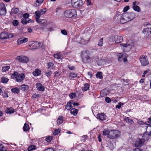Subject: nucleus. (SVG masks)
<instances>
[{
  "instance_id": "nucleus-61",
  "label": "nucleus",
  "mask_w": 151,
  "mask_h": 151,
  "mask_svg": "<svg viewBox=\"0 0 151 151\" xmlns=\"http://www.w3.org/2000/svg\"><path fill=\"white\" fill-rule=\"evenodd\" d=\"M52 74V72L49 71L46 73V75L48 77H49Z\"/></svg>"
},
{
  "instance_id": "nucleus-63",
  "label": "nucleus",
  "mask_w": 151,
  "mask_h": 151,
  "mask_svg": "<svg viewBox=\"0 0 151 151\" xmlns=\"http://www.w3.org/2000/svg\"><path fill=\"white\" fill-rule=\"evenodd\" d=\"M138 124L139 125H145V123L142 121H141L138 122Z\"/></svg>"
},
{
  "instance_id": "nucleus-22",
  "label": "nucleus",
  "mask_w": 151,
  "mask_h": 151,
  "mask_svg": "<svg viewBox=\"0 0 151 151\" xmlns=\"http://www.w3.org/2000/svg\"><path fill=\"white\" fill-rule=\"evenodd\" d=\"M33 20H29V19H26L24 18H22L21 19V22L22 24H27V23L32 22Z\"/></svg>"
},
{
  "instance_id": "nucleus-60",
  "label": "nucleus",
  "mask_w": 151,
  "mask_h": 151,
  "mask_svg": "<svg viewBox=\"0 0 151 151\" xmlns=\"http://www.w3.org/2000/svg\"><path fill=\"white\" fill-rule=\"evenodd\" d=\"M2 95L3 97L7 98L8 96V95L6 92H4L3 93Z\"/></svg>"
},
{
  "instance_id": "nucleus-10",
  "label": "nucleus",
  "mask_w": 151,
  "mask_h": 151,
  "mask_svg": "<svg viewBox=\"0 0 151 151\" xmlns=\"http://www.w3.org/2000/svg\"><path fill=\"white\" fill-rule=\"evenodd\" d=\"M143 32L144 33L145 37L146 38H151V28H145L143 30Z\"/></svg>"
},
{
  "instance_id": "nucleus-39",
  "label": "nucleus",
  "mask_w": 151,
  "mask_h": 151,
  "mask_svg": "<svg viewBox=\"0 0 151 151\" xmlns=\"http://www.w3.org/2000/svg\"><path fill=\"white\" fill-rule=\"evenodd\" d=\"M96 76L97 78L101 79L103 78L102 73L101 72H98L96 74Z\"/></svg>"
},
{
  "instance_id": "nucleus-47",
  "label": "nucleus",
  "mask_w": 151,
  "mask_h": 151,
  "mask_svg": "<svg viewBox=\"0 0 151 151\" xmlns=\"http://www.w3.org/2000/svg\"><path fill=\"white\" fill-rule=\"evenodd\" d=\"M55 58L59 59L61 58V55L59 54H55L54 55Z\"/></svg>"
},
{
  "instance_id": "nucleus-32",
  "label": "nucleus",
  "mask_w": 151,
  "mask_h": 151,
  "mask_svg": "<svg viewBox=\"0 0 151 151\" xmlns=\"http://www.w3.org/2000/svg\"><path fill=\"white\" fill-rule=\"evenodd\" d=\"M19 11V9L17 8H13L11 10L12 13L16 14Z\"/></svg>"
},
{
  "instance_id": "nucleus-3",
  "label": "nucleus",
  "mask_w": 151,
  "mask_h": 151,
  "mask_svg": "<svg viewBox=\"0 0 151 151\" xmlns=\"http://www.w3.org/2000/svg\"><path fill=\"white\" fill-rule=\"evenodd\" d=\"M11 77L12 79H16V81L18 82H20L23 81L24 78L25 76L23 73L19 74L17 72H15L12 74Z\"/></svg>"
},
{
  "instance_id": "nucleus-18",
  "label": "nucleus",
  "mask_w": 151,
  "mask_h": 151,
  "mask_svg": "<svg viewBox=\"0 0 151 151\" xmlns=\"http://www.w3.org/2000/svg\"><path fill=\"white\" fill-rule=\"evenodd\" d=\"M82 5V0H79L77 2L73 4L72 5L74 7L76 8H78L81 6Z\"/></svg>"
},
{
  "instance_id": "nucleus-20",
  "label": "nucleus",
  "mask_w": 151,
  "mask_h": 151,
  "mask_svg": "<svg viewBox=\"0 0 151 151\" xmlns=\"http://www.w3.org/2000/svg\"><path fill=\"white\" fill-rule=\"evenodd\" d=\"M84 86L82 87V91H86L89 90L90 85L88 83H86L84 84Z\"/></svg>"
},
{
  "instance_id": "nucleus-26",
  "label": "nucleus",
  "mask_w": 151,
  "mask_h": 151,
  "mask_svg": "<svg viewBox=\"0 0 151 151\" xmlns=\"http://www.w3.org/2000/svg\"><path fill=\"white\" fill-rule=\"evenodd\" d=\"M37 22L39 23L40 24L45 25L46 24L47 21L45 19H39L38 21H36Z\"/></svg>"
},
{
  "instance_id": "nucleus-42",
  "label": "nucleus",
  "mask_w": 151,
  "mask_h": 151,
  "mask_svg": "<svg viewBox=\"0 0 151 151\" xmlns=\"http://www.w3.org/2000/svg\"><path fill=\"white\" fill-rule=\"evenodd\" d=\"M9 79L5 77L1 78V81L3 83H6L8 81Z\"/></svg>"
},
{
  "instance_id": "nucleus-2",
  "label": "nucleus",
  "mask_w": 151,
  "mask_h": 151,
  "mask_svg": "<svg viewBox=\"0 0 151 151\" xmlns=\"http://www.w3.org/2000/svg\"><path fill=\"white\" fill-rule=\"evenodd\" d=\"M150 136L148 134H144L142 136V139L139 138L136 140L135 143V146L138 147L143 145L144 141L148 139Z\"/></svg>"
},
{
  "instance_id": "nucleus-28",
  "label": "nucleus",
  "mask_w": 151,
  "mask_h": 151,
  "mask_svg": "<svg viewBox=\"0 0 151 151\" xmlns=\"http://www.w3.org/2000/svg\"><path fill=\"white\" fill-rule=\"evenodd\" d=\"M5 111L7 114H11L14 112V110L12 107L7 108L6 109Z\"/></svg>"
},
{
  "instance_id": "nucleus-55",
  "label": "nucleus",
  "mask_w": 151,
  "mask_h": 151,
  "mask_svg": "<svg viewBox=\"0 0 151 151\" xmlns=\"http://www.w3.org/2000/svg\"><path fill=\"white\" fill-rule=\"evenodd\" d=\"M29 14L27 13H25L24 14L23 16V18L26 19H29L28 18L29 17Z\"/></svg>"
},
{
  "instance_id": "nucleus-5",
  "label": "nucleus",
  "mask_w": 151,
  "mask_h": 151,
  "mask_svg": "<svg viewBox=\"0 0 151 151\" xmlns=\"http://www.w3.org/2000/svg\"><path fill=\"white\" fill-rule=\"evenodd\" d=\"M64 14L65 17L68 18L76 17L77 16L76 11L74 9H70L65 11L64 12Z\"/></svg>"
},
{
  "instance_id": "nucleus-14",
  "label": "nucleus",
  "mask_w": 151,
  "mask_h": 151,
  "mask_svg": "<svg viewBox=\"0 0 151 151\" xmlns=\"http://www.w3.org/2000/svg\"><path fill=\"white\" fill-rule=\"evenodd\" d=\"M68 76L70 80H72L77 78V74L74 73L70 72L68 73Z\"/></svg>"
},
{
  "instance_id": "nucleus-21",
  "label": "nucleus",
  "mask_w": 151,
  "mask_h": 151,
  "mask_svg": "<svg viewBox=\"0 0 151 151\" xmlns=\"http://www.w3.org/2000/svg\"><path fill=\"white\" fill-rule=\"evenodd\" d=\"M110 130L108 129H105L103 131V135L107 136L109 138V135L110 134Z\"/></svg>"
},
{
  "instance_id": "nucleus-12",
  "label": "nucleus",
  "mask_w": 151,
  "mask_h": 151,
  "mask_svg": "<svg viewBox=\"0 0 151 151\" xmlns=\"http://www.w3.org/2000/svg\"><path fill=\"white\" fill-rule=\"evenodd\" d=\"M40 44L38 42L33 41L32 42V44L29 46L31 47V49L35 50L39 47Z\"/></svg>"
},
{
  "instance_id": "nucleus-44",
  "label": "nucleus",
  "mask_w": 151,
  "mask_h": 151,
  "mask_svg": "<svg viewBox=\"0 0 151 151\" xmlns=\"http://www.w3.org/2000/svg\"><path fill=\"white\" fill-rule=\"evenodd\" d=\"M40 14L41 15L44 14L46 12V10L45 9H41L38 11Z\"/></svg>"
},
{
  "instance_id": "nucleus-30",
  "label": "nucleus",
  "mask_w": 151,
  "mask_h": 151,
  "mask_svg": "<svg viewBox=\"0 0 151 151\" xmlns=\"http://www.w3.org/2000/svg\"><path fill=\"white\" fill-rule=\"evenodd\" d=\"M63 122V116H60L57 119V124L59 125L61 124Z\"/></svg>"
},
{
  "instance_id": "nucleus-45",
  "label": "nucleus",
  "mask_w": 151,
  "mask_h": 151,
  "mask_svg": "<svg viewBox=\"0 0 151 151\" xmlns=\"http://www.w3.org/2000/svg\"><path fill=\"white\" fill-rule=\"evenodd\" d=\"M69 96L70 98L72 99H73L75 97L76 94L75 93H71L69 94Z\"/></svg>"
},
{
  "instance_id": "nucleus-51",
  "label": "nucleus",
  "mask_w": 151,
  "mask_h": 151,
  "mask_svg": "<svg viewBox=\"0 0 151 151\" xmlns=\"http://www.w3.org/2000/svg\"><path fill=\"white\" fill-rule=\"evenodd\" d=\"M60 132V130L59 129H55L53 134L54 135H57Z\"/></svg>"
},
{
  "instance_id": "nucleus-41",
  "label": "nucleus",
  "mask_w": 151,
  "mask_h": 151,
  "mask_svg": "<svg viewBox=\"0 0 151 151\" xmlns=\"http://www.w3.org/2000/svg\"><path fill=\"white\" fill-rule=\"evenodd\" d=\"M71 105V104H70V101H69V102H68L66 106V109L68 110H69L71 109L72 107Z\"/></svg>"
},
{
  "instance_id": "nucleus-13",
  "label": "nucleus",
  "mask_w": 151,
  "mask_h": 151,
  "mask_svg": "<svg viewBox=\"0 0 151 151\" xmlns=\"http://www.w3.org/2000/svg\"><path fill=\"white\" fill-rule=\"evenodd\" d=\"M17 59L19 61L23 63H26L28 61V59L27 57L23 56H17Z\"/></svg>"
},
{
  "instance_id": "nucleus-43",
  "label": "nucleus",
  "mask_w": 151,
  "mask_h": 151,
  "mask_svg": "<svg viewBox=\"0 0 151 151\" xmlns=\"http://www.w3.org/2000/svg\"><path fill=\"white\" fill-rule=\"evenodd\" d=\"M103 44V38H101L98 43V45L101 47L102 46Z\"/></svg>"
},
{
  "instance_id": "nucleus-37",
  "label": "nucleus",
  "mask_w": 151,
  "mask_h": 151,
  "mask_svg": "<svg viewBox=\"0 0 151 151\" xmlns=\"http://www.w3.org/2000/svg\"><path fill=\"white\" fill-rule=\"evenodd\" d=\"M10 67L9 66H6L2 67V70L3 72H4L8 70L9 69Z\"/></svg>"
},
{
  "instance_id": "nucleus-31",
  "label": "nucleus",
  "mask_w": 151,
  "mask_h": 151,
  "mask_svg": "<svg viewBox=\"0 0 151 151\" xmlns=\"http://www.w3.org/2000/svg\"><path fill=\"white\" fill-rule=\"evenodd\" d=\"M78 111L77 109L74 108L71 110L70 112L72 114L76 116L77 114Z\"/></svg>"
},
{
  "instance_id": "nucleus-54",
  "label": "nucleus",
  "mask_w": 151,
  "mask_h": 151,
  "mask_svg": "<svg viewBox=\"0 0 151 151\" xmlns=\"http://www.w3.org/2000/svg\"><path fill=\"white\" fill-rule=\"evenodd\" d=\"M13 25L14 26H16L18 24V21L17 20H13L12 22Z\"/></svg>"
},
{
  "instance_id": "nucleus-58",
  "label": "nucleus",
  "mask_w": 151,
  "mask_h": 151,
  "mask_svg": "<svg viewBox=\"0 0 151 151\" xmlns=\"http://www.w3.org/2000/svg\"><path fill=\"white\" fill-rule=\"evenodd\" d=\"M129 8V6H127L124 7L123 9V12H126Z\"/></svg>"
},
{
  "instance_id": "nucleus-56",
  "label": "nucleus",
  "mask_w": 151,
  "mask_h": 151,
  "mask_svg": "<svg viewBox=\"0 0 151 151\" xmlns=\"http://www.w3.org/2000/svg\"><path fill=\"white\" fill-rule=\"evenodd\" d=\"M68 67L70 70H73L75 69V67L74 66H71L70 65H68Z\"/></svg>"
},
{
  "instance_id": "nucleus-23",
  "label": "nucleus",
  "mask_w": 151,
  "mask_h": 151,
  "mask_svg": "<svg viewBox=\"0 0 151 151\" xmlns=\"http://www.w3.org/2000/svg\"><path fill=\"white\" fill-rule=\"evenodd\" d=\"M124 121L129 124H132L134 123L133 120L128 117H126L124 118Z\"/></svg>"
},
{
  "instance_id": "nucleus-7",
  "label": "nucleus",
  "mask_w": 151,
  "mask_h": 151,
  "mask_svg": "<svg viewBox=\"0 0 151 151\" xmlns=\"http://www.w3.org/2000/svg\"><path fill=\"white\" fill-rule=\"evenodd\" d=\"M140 61L142 66H145L147 65L149 63L147 57L142 55L139 58Z\"/></svg>"
},
{
  "instance_id": "nucleus-4",
  "label": "nucleus",
  "mask_w": 151,
  "mask_h": 151,
  "mask_svg": "<svg viewBox=\"0 0 151 151\" xmlns=\"http://www.w3.org/2000/svg\"><path fill=\"white\" fill-rule=\"evenodd\" d=\"M120 132L118 130H111L109 138L111 139H116L120 136Z\"/></svg>"
},
{
  "instance_id": "nucleus-33",
  "label": "nucleus",
  "mask_w": 151,
  "mask_h": 151,
  "mask_svg": "<svg viewBox=\"0 0 151 151\" xmlns=\"http://www.w3.org/2000/svg\"><path fill=\"white\" fill-rule=\"evenodd\" d=\"M29 128L28 124L27 123H25L23 127V130L24 132L27 131L29 130Z\"/></svg>"
},
{
  "instance_id": "nucleus-38",
  "label": "nucleus",
  "mask_w": 151,
  "mask_h": 151,
  "mask_svg": "<svg viewBox=\"0 0 151 151\" xmlns=\"http://www.w3.org/2000/svg\"><path fill=\"white\" fill-rule=\"evenodd\" d=\"M133 8L134 10L137 12H140V9L139 6H133Z\"/></svg>"
},
{
  "instance_id": "nucleus-57",
  "label": "nucleus",
  "mask_w": 151,
  "mask_h": 151,
  "mask_svg": "<svg viewBox=\"0 0 151 151\" xmlns=\"http://www.w3.org/2000/svg\"><path fill=\"white\" fill-rule=\"evenodd\" d=\"M105 100L106 102L108 103H110L111 101L110 99L108 97H107L105 98Z\"/></svg>"
},
{
  "instance_id": "nucleus-29",
  "label": "nucleus",
  "mask_w": 151,
  "mask_h": 151,
  "mask_svg": "<svg viewBox=\"0 0 151 151\" xmlns=\"http://www.w3.org/2000/svg\"><path fill=\"white\" fill-rule=\"evenodd\" d=\"M28 87L27 85H23L20 86L19 89L22 91H24L28 89Z\"/></svg>"
},
{
  "instance_id": "nucleus-1",
  "label": "nucleus",
  "mask_w": 151,
  "mask_h": 151,
  "mask_svg": "<svg viewBox=\"0 0 151 151\" xmlns=\"http://www.w3.org/2000/svg\"><path fill=\"white\" fill-rule=\"evenodd\" d=\"M135 14L132 12L124 13L121 17L120 22L122 24H124L130 21L136 17Z\"/></svg>"
},
{
  "instance_id": "nucleus-15",
  "label": "nucleus",
  "mask_w": 151,
  "mask_h": 151,
  "mask_svg": "<svg viewBox=\"0 0 151 151\" xmlns=\"http://www.w3.org/2000/svg\"><path fill=\"white\" fill-rule=\"evenodd\" d=\"M37 89L39 91H44L45 90V87L41 83H37L36 85Z\"/></svg>"
},
{
  "instance_id": "nucleus-40",
  "label": "nucleus",
  "mask_w": 151,
  "mask_h": 151,
  "mask_svg": "<svg viewBox=\"0 0 151 151\" xmlns=\"http://www.w3.org/2000/svg\"><path fill=\"white\" fill-rule=\"evenodd\" d=\"M88 137L86 135H84L81 137V141L83 142H85L87 139Z\"/></svg>"
},
{
  "instance_id": "nucleus-59",
  "label": "nucleus",
  "mask_w": 151,
  "mask_h": 151,
  "mask_svg": "<svg viewBox=\"0 0 151 151\" xmlns=\"http://www.w3.org/2000/svg\"><path fill=\"white\" fill-rule=\"evenodd\" d=\"M61 32L63 35H67V32L66 30L63 29L61 31Z\"/></svg>"
},
{
  "instance_id": "nucleus-35",
  "label": "nucleus",
  "mask_w": 151,
  "mask_h": 151,
  "mask_svg": "<svg viewBox=\"0 0 151 151\" xmlns=\"http://www.w3.org/2000/svg\"><path fill=\"white\" fill-rule=\"evenodd\" d=\"M37 148L36 146L33 145H32L28 147V150L29 151L36 149Z\"/></svg>"
},
{
  "instance_id": "nucleus-62",
  "label": "nucleus",
  "mask_w": 151,
  "mask_h": 151,
  "mask_svg": "<svg viewBox=\"0 0 151 151\" xmlns=\"http://www.w3.org/2000/svg\"><path fill=\"white\" fill-rule=\"evenodd\" d=\"M54 74V76L55 77L59 76L60 75V73L58 72L57 71H56L55 73Z\"/></svg>"
},
{
  "instance_id": "nucleus-52",
  "label": "nucleus",
  "mask_w": 151,
  "mask_h": 151,
  "mask_svg": "<svg viewBox=\"0 0 151 151\" xmlns=\"http://www.w3.org/2000/svg\"><path fill=\"white\" fill-rule=\"evenodd\" d=\"M32 97L34 98H39L40 97L41 95L40 94H34L32 95Z\"/></svg>"
},
{
  "instance_id": "nucleus-50",
  "label": "nucleus",
  "mask_w": 151,
  "mask_h": 151,
  "mask_svg": "<svg viewBox=\"0 0 151 151\" xmlns=\"http://www.w3.org/2000/svg\"><path fill=\"white\" fill-rule=\"evenodd\" d=\"M6 150V148L2 145H0V151H5Z\"/></svg>"
},
{
  "instance_id": "nucleus-11",
  "label": "nucleus",
  "mask_w": 151,
  "mask_h": 151,
  "mask_svg": "<svg viewBox=\"0 0 151 151\" xmlns=\"http://www.w3.org/2000/svg\"><path fill=\"white\" fill-rule=\"evenodd\" d=\"M6 12V7L3 3L0 4V15H5Z\"/></svg>"
},
{
  "instance_id": "nucleus-9",
  "label": "nucleus",
  "mask_w": 151,
  "mask_h": 151,
  "mask_svg": "<svg viewBox=\"0 0 151 151\" xmlns=\"http://www.w3.org/2000/svg\"><path fill=\"white\" fill-rule=\"evenodd\" d=\"M117 56H118V60L119 61H121L123 60L124 62L127 61V56L125 53H117Z\"/></svg>"
},
{
  "instance_id": "nucleus-16",
  "label": "nucleus",
  "mask_w": 151,
  "mask_h": 151,
  "mask_svg": "<svg viewBox=\"0 0 151 151\" xmlns=\"http://www.w3.org/2000/svg\"><path fill=\"white\" fill-rule=\"evenodd\" d=\"M28 40V39L27 38H20L17 41V44L19 45L27 42Z\"/></svg>"
},
{
  "instance_id": "nucleus-25",
  "label": "nucleus",
  "mask_w": 151,
  "mask_h": 151,
  "mask_svg": "<svg viewBox=\"0 0 151 151\" xmlns=\"http://www.w3.org/2000/svg\"><path fill=\"white\" fill-rule=\"evenodd\" d=\"M44 0H36V1L34 3V6L35 7L39 6L42 3Z\"/></svg>"
},
{
  "instance_id": "nucleus-34",
  "label": "nucleus",
  "mask_w": 151,
  "mask_h": 151,
  "mask_svg": "<svg viewBox=\"0 0 151 151\" xmlns=\"http://www.w3.org/2000/svg\"><path fill=\"white\" fill-rule=\"evenodd\" d=\"M36 17L35 19L36 21H38L39 20V19H40V16L41 15V14H40L39 12L38 11H36L35 13Z\"/></svg>"
},
{
  "instance_id": "nucleus-17",
  "label": "nucleus",
  "mask_w": 151,
  "mask_h": 151,
  "mask_svg": "<svg viewBox=\"0 0 151 151\" xmlns=\"http://www.w3.org/2000/svg\"><path fill=\"white\" fill-rule=\"evenodd\" d=\"M97 116V118L101 121L104 120L106 116V115L104 113L98 114Z\"/></svg>"
},
{
  "instance_id": "nucleus-6",
  "label": "nucleus",
  "mask_w": 151,
  "mask_h": 151,
  "mask_svg": "<svg viewBox=\"0 0 151 151\" xmlns=\"http://www.w3.org/2000/svg\"><path fill=\"white\" fill-rule=\"evenodd\" d=\"M122 40V37L119 36H112L109 39L110 42L114 43H120Z\"/></svg>"
},
{
  "instance_id": "nucleus-36",
  "label": "nucleus",
  "mask_w": 151,
  "mask_h": 151,
  "mask_svg": "<svg viewBox=\"0 0 151 151\" xmlns=\"http://www.w3.org/2000/svg\"><path fill=\"white\" fill-rule=\"evenodd\" d=\"M11 91L12 92L15 93H18L19 92V89L17 88H12L11 89Z\"/></svg>"
},
{
  "instance_id": "nucleus-19",
  "label": "nucleus",
  "mask_w": 151,
  "mask_h": 151,
  "mask_svg": "<svg viewBox=\"0 0 151 151\" xmlns=\"http://www.w3.org/2000/svg\"><path fill=\"white\" fill-rule=\"evenodd\" d=\"M41 74V71L39 69H36L33 72L32 74L35 76H40Z\"/></svg>"
},
{
  "instance_id": "nucleus-53",
  "label": "nucleus",
  "mask_w": 151,
  "mask_h": 151,
  "mask_svg": "<svg viewBox=\"0 0 151 151\" xmlns=\"http://www.w3.org/2000/svg\"><path fill=\"white\" fill-rule=\"evenodd\" d=\"M7 39L9 38L12 37L14 35L13 34L8 33L7 32Z\"/></svg>"
},
{
  "instance_id": "nucleus-8",
  "label": "nucleus",
  "mask_w": 151,
  "mask_h": 151,
  "mask_svg": "<svg viewBox=\"0 0 151 151\" xmlns=\"http://www.w3.org/2000/svg\"><path fill=\"white\" fill-rule=\"evenodd\" d=\"M121 46L127 49L128 50H130L134 45V43L132 40H130L127 42L126 44L122 43L121 44Z\"/></svg>"
},
{
  "instance_id": "nucleus-46",
  "label": "nucleus",
  "mask_w": 151,
  "mask_h": 151,
  "mask_svg": "<svg viewBox=\"0 0 151 151\" xmlns=\"http://www.w3.org/2000/svg\"><path fill=\"white\" fill-rule=\"evenodd\" d=\"M52 139V137L51 136H48L45 139L46 141L47 142H49L51 141Z\"/></svg>"
},
{
  "instance_id": "nucleus-64",
  "label": "nucleus",
  "mask_w": 151,
  "mask_h": 151,
  "mask_svg": "<svg viewBox=\"0 0 151 151\" xmlns=\"http://www.w3.org/2000/svg\"><path fill=\"white\" fill-rule=\"evenodd\" d=\"M43 151H54L51 148H49L48 149H46Z\"/></svg>"
},
{
  "instance_id": "nucleus-48",
  "label": "nucleus",
  "mask_w": 151,
  "mask_h": 151,
  "mask_svg": "<svg viewBox=\"0 0 151 151\" xmlns=\"http://www.w3.org/2000/svg\"><path fill=\"white\" fill-rule=\"evenodd\" d=\"M70 104H71V105L73 104L74 106L79 105V104L78 103H76L73 101H70Z\"/></svg>"
},
{
  "instance_id": "nucleus-24",
  "label": "nucleus",
  "mask_w": 151,
  "mask_h": 151,
  "mask_svg": "<svg viewBox=\"0 0 151 151\" xmlns=\"http://www.w3.org/2000/svg\"><path fill=\"white\" fill-rule=\"evenodd\" d=\"M7 32H2L0 34V39H7Z\"/></svg>"
},
{
  "instance_id": "nucleus-49",
  "label": "nucleus",
  "mask_w": 151,
  "mask_h": 151,
  "mask_svg": "<svg viewBox=\"0 0 151 151\" xmlns=\"http://www.w3.org/2000/svg\"><path fill=\"white\" fill-rule=\"evenodd\" d=\"M123 103H122L121 102H119L118 103V105L116 106V108L120 109L121 108V106L123 105Z\"/></svg>"
},
{
  "instance_id": "nucleus-27",
  "label": "nucleus",
  "mask_w": 151,
  "mask_h": 151,
  "mask_svg": "<svg viewBox=\"0 0 151 151\" xmlns=\"http://www.w3.org/2000/svg\"><path fill=\"white\" fill-rule=\"evenodd\" d=\"M145 125H148V126H147V129H150V131L148 132L150 136H151V126H150V125L149 124L150 123V122L149 121H147L145 122Z\"/></svg>"
}]
</instances>
